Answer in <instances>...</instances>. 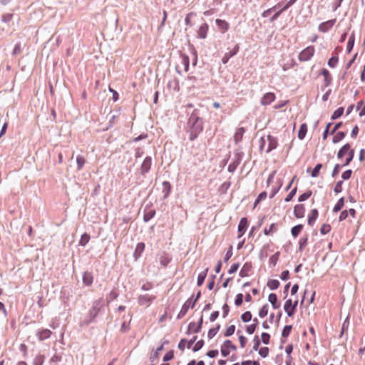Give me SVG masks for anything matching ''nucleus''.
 <instances>
[{"instance_id": "nucleus-58", "label": "nucleus", "mask_w": 365, "mask_h": 365, "mask_svg": "<svg viewBox=\"0 0 365 365\" xmlns=\"http://www.w3.org/2000/svg\"><path fill=\"white\" fill-rule=\"evenodd\" d=\"M196 16V14L194 13V12H190L188 13L186 16H185V23L187 26H192V24L191 22V18L192 16Z\"/></svg>"}, {"instance_id": "nucleus-1", "label": "nucleus", "mask_w": 365, "mask_h": 365, "mask_svg": "<svg viewBox=\"0 0 365 365\" xmlns=\"http://www.w3.org/2000/svg\"><path fill=\"white\" fill-rule=\"evenodd\" d=\"M204 129L202 113L199 108H195L188 117L186 131L189 133V140L194 141Z\"/></svg>"}, {"instance_id": "nucleus-9", "label": "nucleus", "mask_w": 365, "mask_h": 365, "mask_svg": "<svg viewBox=\"0 0 365 365\" xmlns=\"http://www.w3.org/2000/svg\"><path fill=\"white\" fill-rule=\"evenodd\" d=\"M320 74L324 76V85L322 86L321 89L324 90L325 88L329 86L332 82V76L327 68H322Z\"/></svg>"}, {"instance_id": "nucleus-36", "label": "nucleus", "mask_w": 365, "mask_h": 365, "mask_svg": "<svg viewBox=\"0 0 365 365\" xmlns=\"http://www.w3.org/2000/svg\"><path fill=\"white\" fill-rule=\"evenodd\" d=\"M118 292L115 289H112L109 294L106 296L107 304H110L113 300L117 299L118 297Z\"/></svg>"}, {"instance_id": "nucleus-49", "label": "nucleus", "mask_w": 365, "mask_h": 365, "mask_svg": "<svg viewBox=\"0 0 365 365\" xmlns=\"http://www.w3.org/2000/svg\"><path fill=\"white\" fill-rule=\"evenodd\" d=\"M322 168V164L321 163H317L314 168H313V170H312V173H311V176L312 178H317L319 176V172H320V170L321 168Z\"/></svg>"}, {"instance_id": "nucleus-56", "label": "nucleus", "mask_w": 365, "mask_h": 365, "mask_svg": "<svg viewBox=\"0 0 365 365\" xmlns=\"http://www.w3.org/2000/svg\"><path fill=\"white\" fill-rule=\"evenodd\" d=\"M230 185H231V182L230 181H226L220 185V187L219 188V191L221 193H225L227 191V190L230 188Z\"/></svg>"}, {"instance_id": "nucleus-46", "label": "nucleus", "mask_w": 365, "mask_h": 365, "mask_svg": "<svg viewBox=\"0 0 365 365\" xmlns=\"http://www.w3.org/2000/svg\"><path fill=\"white\" fill-rule=\"evenodd\" d=\"M85 163L86 160L84 157L82 155H78L76 157L77 170H81L83 168Z\"/></svg>"}, {"instance_id": "nucleus-43", "label": "nucleus", "mask_w": 365, "mask_h": 365, "mask_svg": "<svg viewBox=\"0 0 365 365\" xmlns=\"http://www.w3.org/2000/svg\"><path fill=\"white\" fill-rule=\"evenodd\" d=\"M45 356L43 354H38L36 356V357L34 359L33 361V365H43L45 361Z\"/></svg>"}, {"instance_id": "nucleus-34", "label": "nucleus", "mask_w": 365, "mask_h": 365, "mask_svg": "<svg viewBox=\"0 0 365 365\" xmlns=\"http://www.w3.org/2000/svg\"><path fill=\"white\" fill-rule=\"evenodd\" d=\"M208 268H206L205 269V271L200 272L198 276H197V285L198 287H200L202 285V284L204 283V281L207 277V272H208Z\"/></svg>"}, {"instance_id": "nucleus-6", "label": "nucleus", "mask_w": 365, "mask_h": 365, "mask_svg": "<svg viewBox=\"0 0 365 365\" xmlns=\"http://www.w3.org/2000/svg\"><path fill=\"white\" fill-rule=\"evenodd\" d=\"M152 165V158L150 156H147L143 161L140 168V173L143 176H145L147 173H149Z\"/></svg>"}, {"instance_id": "nucleus-4", "label": "nucleus", "mask_w": 365, "mask_h": 365, "mask_svg": "<svg viewBox=\"0 0 365 365\" xmlns=\"http://www.w3.org/2000/svg\"><path fill=\"white\" fill-rule=\"evenodd\" d=\"M314 53V47L309 46L302 50L299 54V60L300 61H307L309 60Z\"/></svg>"}, {"instance_id": "nucleus-21", "label": "nucleus", "mask_w": 365, "mask_h": 365, "mask_svg": "<svg viewBox=\"0 0 365 365\" xmlns=\"http://www.w3.org/2000/svg\"><path fill=\"white\" fill-rule=\"evenodd\" d=\"M305 207L303 204L296 205L294 207V215L297 218H302L304 216Z\"/></svg>"}, {"instance_id": "nucleus-37", "label": "nucleus", "mask_w": 365, "mask_h": 365, "mask_svg": "<svg viewBox=\"0 0 365 365\" xmlns=\"http://www.w3.org/2000/svg\"><path fill=\"white\" fill-rule=\"evenodd\" d=\"M267 285L271 290H275L279 287L280 283L277 279H269Z\"/></svg>"}, {"instance_id": "nucleus-51", "label": "nucleus", "mask_w": 365, "mask_h": 365, "mask_svg": "<svg viewBox=\"0 0 365 365\" xmlns=\"http://www.w3.org/2000/svg\"><path fill=\"white\" fill-rule=\"evenodd\" d=\"M279 6H280V3H278L277 5L272 6V8H269V9L265 10L262 14V17H267L268 16H269L271 14V13L272 11H276L277 9H279Z\"/></svg>"}, {"instance_id": "nucleus-18", "label": "nucleus", "mask_w": 365, "mask_h": 365, "mask_svg": "<svg viewBox=\"0 0 365 365\" xmlns=\"http://www.w3.org/2000/svg\"><path fill=\"white\" fill-rule=\"evenodd\" d=\"M275 100V95L274 93L269 92L265 93L261 98V104L263 106L269 105L272 102Z\"/></svg>"}, {"instance_id": "nucleus-2", "label": "nucleus", "mask_w": 365, "mask_h": 365, "mask_svg": "<svg viewBox=\"0 0 365 365\" xmlns=\"http://www.w3.org/2000/svg\"><path fill=\"white\" fill-rule=\"evenodd\" d=\"M104 307V299L103 297H101L96 300H95L92 307L88 311V313L86 316V319L80 323V326H88L91 323L95 322V319L97 317L98 313L101 311Z\"/></svg>"}, {"instance_id": "nucleus-59", "label": "nucleus", "mask_w": 365, "mask_h": 365, "mask_svg": "<svg viewBox=\"0 0 365 365\" xmlns=\"http://www.w3.org/2000/svg\"><path fill=\"white\" fill-rule=\"evenodd\" d=\"M259 354L263 357L265 358L268 356L269 349L267 346L261 347L258 350Z\"/></svg>"}, {"instance_id": "nucleus-42", "label": "nucleus", "mask_w": 365, "mask_h": 365, "mask_svg": "<svg viewBox=\"0 0 365 365\" xmlns=\"http://www.w3.org/2000/svg\"><path fill=\"white\" fill-rule=\"evenodd\" d=\"M90 239H91V237L88 233H86V232L83 233L81 235V239L79 240V242H78L79 245L83 246V247L86 246L88 243Z\"/></svg>"}, {"instance_id": "nucleus-47", "label": "nucleus", "mask_w": 365, "mask_h": 365, "mask_svg": "<svg viewBox=\"0 0 365 365\" xmlns=\"http://www.w3.org/2000/svg\"><path fill=\"white\" fill-rule=\"evenodd\" d=\"M355 155V151L354 149H351L348 153H347V158L345 160V162L342 166H346L349 165V163L353 160Z\"/></svg>"}, {"instance_id": "nucleus-7", "label": "nucleus", "mask_w": 365, "mask_h": 365, "mask_svg": "<svg viewBox=\"0 0 365 365\" xmlns=\"http://www.w3.org/2000/svg\"><path fill=\"white\" fill-rule=\"evenodd\" d=\"M202 324H203V317L202 315L200 317L197 324H196L194 322H192L188 324L186 334H190L191 330H192V331L195 333H199L202 329Z\"/></svg>"}, {"instance_id": "nucleus-31", "label": "nucleus", "mask_w": 365, "mask_h": 365, "mask_svg": "<svg viewBox=\"0 0 365 365\" xmlns=\"http://www.w3.org/2000/svg\"><path fill=\"white\" fill-rule=\"evenodd\" d=\"M355 42V34L354 32H352L351 36L349 38L347 46H346V51L348 53H351L352 51Z\"/></svg>"}, {"instance_id": "nucleus-35", "label": "nucleus", "mask_w": 365, "mask_h": 365, "mask_svg": "<svg viewBox=\"0 0 365 365\" xmlns=\"http://www.w3.org/2000/svg\"><path fill=\"white\" fill-rule=\"evenodd\" d=\"M334 134L335 135L332 138L333 143H337L340 142L341 140H343L345 138V136L346 135V133L344 131H338L337 133H335Z\"/></svg>"}, {"instance_id": "nucleus-20", "label": "nucleus", "mask_w": 365, "mask_h": 365, "mask_svg": "<svg viewBox=\"0 0 365 365\" xmlns=\"http://www.w3.org/2000/svg\"><path fill=\"white\" fill-rule=\"evenodd\" d=\"M145 245L144 242H138L133 252V258L135 261H137L141 257L142 253L145 250Z\"/></svg>"}, {"instance_id": "nucleus-57", "label": "nucleus", "mask_w": 365, "mask_h": 365, "mask_svg": "<svg viewBox=\"0 0 365 365\" xmlns=\"http://www.w3.org/2000/svg\"><path fill=\"white\" fill-rule=\"evenodd\" d=\"M204 344H205L204 340L200 339V340L197 341L195 343V344L193 346L192 351L194 352L198 351L199 350H200L203 347Z\"/></svg>"}, {"instance_id": "nucleus-29", "label": "nucleus", "mask_w": 365, "mask_h": 365, "mask_svg": "<svg viewBox=\"0 0 365 365\" xmlns=\"http://www.w3.org/2000/svg\"><path fill=\"white\" fill-rule=\"evenodd\" d=\"M245 129L243 127L239 128L235 133L234 141L236 144L242 141Z\"/></svg>"}, {"instance_id": "nucleus-26", "label": "nucleus", "mask_w": 365, "mask_h": 365, "mask_svg": "<svg viewBox=\"0 0 365 365\" xmlns=\"http://www.w3.org/2000/svg\"><path fill=\"white\" fill-rule=\"evenodd\" d=\"M318 215H319V212H318L317 209H316V208L312 209L311 210L310 213L308 215V218H307L308 225L310 226H312L315 223V221L317 220Z\"/></svg>"}, {"instance_id": "nucleus-17", "label": "nucleus", "mask_w": 365, "mask_h": 365, "mask_svg": "<svg viewBox=\"0 0 365 365\" xmlns=\"http://www.w3.org/2000/svg\"><path fill=\"white\" fill-rule=\"evenodd\" d=\"M267 138V140H268V147L266 150V153H268L271 152L272 150L277 148V147L278 145V142H277V138H275L271 135H268Z\"/></svg>"}, {"instance_id": "nucleus-33", "label": "nucleus", "mask_w": 365, "mask_h": 365, "mask_svg": "<svg viewBox=\"0 0 365 365\" xmlns=\"http://www.w3.org/2000/svg\"><path fill=\"white\" fill-rule=\"evenodd\" d=\"M303 227H304V226L302 224H299V225L294 226L291 229V234H292V237L294 238L297 237L298 235H299V233L302 231Z\"/></svg>"}, {"instance_id": "nucleus-61", "label": "nucleus", "mask_w": 365, "mask_h": 365, "mask_svg": "<svg viewBox=\"0 0 365 365\" xmlns=\"http://www.w3.org/2000/svg\"><path fill=\"white\" fill-rule=\"evenodd\" d=\"M235 331V325H230L226 329V331L224 333L225 336H232Z\"/></svg>"}, {"instance_id": "nucleus-15", "label": "nucleus", "mask_w": 365, "mask_h": 365, "mask_svg": "<svg viewBox=\"0 0 365 365\" xmlns=\"http://www.w3.org/2000/svg\"><path fill=\"white\" fill-rule=\"evenodd\" d=\"M83 283L86 287H90L93 282V275L91 272L86 271L83 274L82 277Z\"/></svg>"}, {"instance_id": "nucleus-41", "label": "nucleus", "mask_w": 365, "mask_h": 365, "mask_svg": "<svg viewBox=\"0 0 365 365\" xmlns=\"http://www.w3.org/2000/svg\"><path fill=\"white\" fill-rule=\"evenodd\" d=\"M344 107H339L331 115V120H336L339 118L344 113Z\"/></svg>"}, {"instance_id": "nucleus-19", "label": "nucleus", "mask_w": 365, "mask_h": 365, "mask_svg": "<svg viewBox=\"0 0 365 365\" xmlns=\"http://www.w3.org/2000/svg\"><path fill=\"white\" fill-rule=\"evenodd\" d=\"M209 26L206 22H204L198 29L197 34V38L205 39L207 37Z\"/></svg>"}, {"instance_id": "nucleus-23", "label": "nucleus", "mask_w": 365, "mask_h": 365, "mask_svg": "<svg viewBox=\"0 0 365 365\" xmlns=\"http://www.w3.org/2000/svg\"><path fill=\"white\" fill-rule=\"evenodd\" d=\"M163 190L162 192L163 194V200L167 199L172 190V185L169 181H163L162 183Z\"/></svg>"}, {"instance_id": "nucleus-52", "label": "nucleus", "mask_w": 365, "mask_h": 365, "mask_svg": "<svg viewBox=\"0 0 365 365\" xmlns=\"http://www.w3.org/2000/svg\"><path fill=\"white\" fill-rule=\"evenodd\" d=\"M182 63L184 65L185 71L187 72L189 70L190 66V58L188 56L182 54Z\"/></svg>"}, {"instance_id": "nucleus-38", "label": "nucleus", "mask_w": 365, "mask_h": 365, "mask_svg": "<svg viewBox=\"0 0 365 365\" xmlns=\"http://www.w3.org/2000/svg\"><path fill=\"white\" fill-rule=\"evenodd\" d=\"M344 205V198L342 197L339 198L333 208L334 212H339Z\"/></svg>"}, {"instance_id": "nucleus-14", "label": "nucleus", "mask_w": 365, "mask_h": 365, "mask_svg": "<svg viewBox=\"0 0 365 365\" xmlns=\"http://www.w3.org/2000/svg\"><path fill=\"white\" fill-rule=\"evenodd\" d=\"M51 334V331L48 329H38L36 331V336L39 341H43L48 339Z\"/></svg>"}, {"instance_id": "nucleus-10", "label": "nucleus", "mask_w": 365, "mask_h": 365, "mask_svg": "<svg viewBox=\"0 0 365 365\" xmlns=\"http://www.w3.org/2000/svg\"><path fill=\"white\" fill-rule=\"evenodd\" d=\"M336 19H334L321 23L318 27L319 31L322 33L328 32L333 27V26L336 23Z\"/></svg>"}, {"instance_id": "nucleus-12", "label": "nucleus", "mask_w": 365, "mask_h": 365, "mask_svg": "<svg viewBox=\"0 0 365 365\" xmlns=\"http://www.w3.org/2000/svg\"><path fill=\"white\" fill-rule=\"evenodd\" d=\"M155 298L156 297L154 295L150 296L149 294H143L138 297V302L140 305H149L155 299Z\"/></svg>"}, {"instance_id": "nucleus-44", "label": "nucleus", "mask_w": 365, "mask_h": 365, "mask_svg": "<svg viewBox=\"0 0 365 365\" xmlns=\"http://www.w3.org/2000/svg\"><path fill=\"white\" fill-rule=\"evenodd\" d=\"M279 255H280V252H277L273 255H272L270 257L269 260L270 266H272V267L276 266L277 261L279 260Z\"/></svg>"}, {"instance_id": "nucleus-45", "label": "nucleus", "mask_w": 365, "mask_h": 365, "mask_svg": "<svg viewBox=\"0 0 365 365\" xmlns=\"http://www.w3.org/2000/svg\"><path fill=\"white\" fill-rule=\"evenodd\" d=\"M277 230V224L272 223L268 229L267 228H264V229L263 233L265 235H269L272 232H276Z\"/></svg>"}, {"instance_id": "nucleus-54", "label": "nucleus", "mask_w": 365, "mask_h": 365, "mask_svg": "<svg viewBox=\"0 0 365 365\" xmlns=\"http://www.w3.org/2000/svg\"><path fill=\"white\" fill-rule=\"evenodd\" d=\"M252 313L250 311H246L241 315V319L244 323H247L252 319Z\"/></svg>"}, {"instance_id": "nucleus-22", "label": "nucleus", "mask_w": 365, "mask_h": 365, "mask_svg": "<svg viewBox=\"0 0 365 365\" xmlns=\"http://www.w3.org/2000/svg\"><path fill=\"white\" fill-rule=\"evenodd\" d=\"M252 264L251 262H245L240 271L239 275L241 277H245L249 275V272L252 270Z\"/></svg>"}, {"instance_id": "nucleus-40", "label": "nucleus", "mask_w": 365, "mask_h": 365, "mask_svg": "<svg viewBox=\"0 0 365 365\" xmlns=\"http://www.w3.org/2000/svg\"><path fill=\"white\" fill-rule=\"evenodd\" d=\"M220 327H221L220 324H216L215 327L210 329L207 332L208 338L210 339H212L217 334V333L219 331Z\"/></svg>"}, {"instance_id": "nucleus-39", "label": "nucleus", "mask_w": 365, "mask_h": 365, "mask_svg": "<svg viewBox=\"0 0 365 365\" xmlns=\"http://www.w3.org/2000/svg\"><path fill=\"white\" fill-rule=\"evenodd\" d=\"M308 244V236L301 237L299 240V251L302 252Z\"/></svg>"}, {"instance_id": "nucleus-60", "label": "nucleus", "mask_w": 365, "mask_h": 365, "mask_svg": "<svg viewBox=\"0 0 365 365\" xmlns=\"http://www.w3.org/2000/svg\"><path fill=\"white\" fill-rule=\"evenodd\" d=\"M243 294L242 293H239L236 295L235 299V304L237 307H240L243 303Z\"/></svg>"}, {"instance_id": "nucleus-16", "label": "nucleus", "mask_w": 365, "mask_h": 365, "mask_svg": "<svg viewBox=\"0 0 365 365\" xmlns=\"http://www.w3.org/2000/svg\"><path fill=\"white\" fill-rule=\"evenodd\" d=\"M143 221L148 222L150 221L155 215V210L151 209L148 205H146L143 210Z\"/></svg>"}, {"instance_id": "nucleus-5", "label": "nucleus", "mask_w": 365, "mask_h": 365, "mask_svg": "<svg viewBox=\"0 0 365 365\" xmlns=\"http://www.w3.org/2000/svg\"><path fill=\"white\" fill-rule=\"evenodd\" d=\"M230 349L237 350V346L234 345L230 339L225 340L221 346L220 351L222 356L226 357L230 354Z\"/></svg>"}, {"instance_id": "nucleus-3", "label": "nucleus", "mask_w": 365, "mask_h": 365, "mask_svg": "<svg viewBox=\"0 0 365 365\" xmlns=\"http://www.w3.org/2000/svg\"><path fill=\"white\" fill-rule=\"evenodd\" d=\"M244 153L240 149H237L234 153V160L231 163L227 168L229 173H234L237 169V166L240 164Z\"/></svg>"}, {"instance_id": "nucleus-13", "label": "nucleus", "mask_w": 365, "mask_h": 365, "mask_svg": "<svg viewBox=\"0 0 365 365\" xmlns=\"http://www.w3.org/2000/svg\"><path fill=\"white\" fill-rule=\"evenodd\" d=\"M248 227V220L247 217H242L238 225V232L240 235H238V238H240L246 232Z\"/></svg>"}, {"instance_id": "nucleus-30", "label": "nucleus", "mask_w": 365, "mask_h": 365, "mask_svg": "<svg viewBox=\"0 0 365 365\" xmlns=\"http://www.w3.org/2000/svg\"><path fill=\"white\" fill-rule=\"evenodd\" d=\"M171 258L169 257V255L166 252H163L159 257V262L160 264L163 266L166 267L170 262Z\"/></svg>"}, {"instance_id": "nucleus-24", "label": "nucleus", "mask_w": 365, "mask_h": 365, "mask_svg": "<svg viewBox=\"0 0 365 365\" xmlns=\"http://www.w3.org/2000/svg\"><path fill=\"white\" fill-rule=\"evenodd\" d=\"M292 307V300L291 299H288L287 300H286L284 304V309L287 313V316L289 317H292L295 313V312L294 311V308Z\"/></svg>"}, {"instance_id": "nucleus-48", "label": "nucleus", "mask_w": 365, "mask_h": 365, "mask_svg": "<svg viewBox=\"0 0 365 365\" xmlns=\"http://www.w3.org/2000/svg\"><path fill=\"white\" fill-rule=\"evenodd\" d=\"M339 61V58H338V56H337V53H336V55L335 56H331L329 60H328V66L331 68H335L337 63Z\"/></svg>"}, {"instance_id": "nucleus-8", "label": "nucleus", "mask_w": 365, "mask_h": 365, "mask_svg": "<svg viewBox=\"0 0 365 365\" xmlns=\"http://www.w3.org/2000/svg\"><path fill=\"white\" fill-rule=\"evenodd\" d=\"M227 50L228 51L226 52L222 58V62L223 64H226L230 58L233 57L238 53L240 50V44L237 43L232 49L228 48Z\"/></svg>"}, {"instance_id": "nucleus-11", "label": "nucleus", "mask_w": 365, "mask_h": 365, "mask_svg": "<svg viewBox=\"0 0 365 365\" xmlns=\"http://www.w3.org/2000/svg\"><path fill=\"white\" fill-rule=\"evenodd\" d=\"M192 297H190L182 306V308L180 311V312L178 313V316H177V319H182V317H184L189 308H191L192 309Z\"/></svg>"}, {"instance_id": "nucleus-63", "label": "nucleus", "mask_w": 365, "mask_h": 365, "mask_svg": "<svg viewBox=\"0 0 365 365\" xmlns=\"http://www.w3.org/2000/svg\"><path fill=\"white\" fill-rule=\"evenodd\" d=\"M331 230V226L329 224H323L320 228V233L322 235H326Z\"/></svg>"}, {"instance_id": "nucleus-50", "label": "nucleus", "mask_w": 365, "mask_h": 365, "mask_svg": "<svg viewBox=\"0 0 365 365\" xmlns=\"http://www.w3.org/2000/svg\"><path fill=\"white\" fill-rule=\"evenodd\" d=\"M292 325H285L282 331V337L287 338L291 333Z\"/></svg>"}, {"instance_id": "nucleus-27", "label": "nucleus", "mask_w": 365, "mask_h": 365, "mask_svg": "<svg viewBox=\"0 0 365 365\" xmlns=\"http://www.w3.org/2000/svg\"><path fill=\"white\" fill-rule=\"evenodd\" d=\"M215 24L222 33L226 32L230 28V24L225 20L217 19L215 20Z\"/></svg>"}, {"instance_id": "nucleus-55", "label": "nucleus", "mask_w": 365, "mask_h": 365, "mask_svg": "<svg viewBox=\"0 0 365 365\" xmlns=\"http://www.w3.org/2000/svg\"><path fill=\"white\" fill-rule=\"evenodd\" d=\"M312 194V190H307V192H304L303 194L300 195L298 197L299 202H304L309 199Z\"/></svg>"}, {"instance_id": "nucleus-64", "label": "nucleus", "mask_w": 365, "mask_h": 365, "mask_svg": "<svg viewBox=\"0 0 365 365\" xmlns=\"http://www.w3.org/2000/svg\"><path fill=\"white\" fill-rule=\"evenodd\" d=\"M173 358H174V351L170 350L165 354L163 360V361L166 362V361L172 360Z\"/></svg>"}, {"instance_id": "nucleus-32", "label": "nucleus", "mask_w": 365, "mask_h": 365, "mask_svg": "<svg viewBox=\"0 0 365 365\" xmlns=\"http://www.w3.org/2000/svg\"><path fill=\"white\" fill-rule=\"evenodd\" d=\"M307 133V125L306 123H302L300 125V128L298 131V135H297L298 138L299 140H303L305 138Z\"/></svg>"}, {"instance_id": "nucleus-25", "label": "nucleus", "mask_w": 365, "mask_h": 365, "mask_svg": "<svg viewBox=\"0 0 365 365\" xmlns=\"http://www.w3.org/2000/svg\"><path fill=\"white\" fill-rule=\"evenodd\" d=\"M268 301L271 303L273 309H277L280 307V302L278 301L277 296L275 293H270L268 296Z\"/></svg>"}, {"instance_id": "nucleus-53", "label": "nucleus", "mask_w": 365, "mask_h": 365, "mask_svg": "<svg viewBox=\"0 0 365 365\" xmlns=\"http://www.w3.org/2000/svg\"><path fill=\"white\" fill-rule=\"evenodd\" d=\"M269 306L267 304L263 305L259 311V317L260 318L265 317L268 314Z\"/></svg>"}, {"instance_id": "nucleus-28", "label": "nucleus", "mask_w": 365, "mask_h": 365, "mask_svg": "<svg viewBox=\"0 0 365 365\" xmlns=\"http://www.w3.org/2000/svg\"><path fill=\"white\" fill-rule=\"evenodd\" d=\"M351 149V145L349 143H346L339 150L337 153V158L339 159L343 158Z\"/></svg>"}, {"instance_id": "nucleus-62", "label": "nucleus", "mask_w": 365, "mask_h": 365, "mask_svg": "<svg viewBox=\"0 0 365 365\" xmlns=\"http://www.w3.org/2000/svg\"><path fill=\"white\" fill-rule=\"evenodd\" d=\"M262 342L264 344H269L270 340V334L267 332H263L261 334Z\"/></svg>"}]
</instances>
